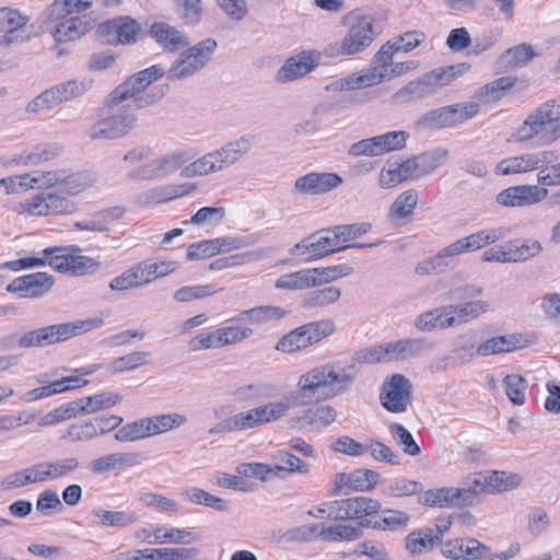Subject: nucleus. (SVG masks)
<instances>
[{"label": "nucleus", "mask_w": 560, "mask_h": 560, "mask_svg": "<svg viewBox=\"0 0 560 560\" xmlns=\"http://www.w3.org/2000/svg\"><path fill=\"white\" fill-rule=\"evenodd\" d=\"M215 48L217 42L212 38H207L182 51L167 70V78L170 80H182L194 75L207 66ZM164 71L166 70L164 69Z\"/></svg>", "instance_id": "obj_9"}, {"label": "nucleus", "mask_w": 560, "mask_h": 560, "mask_svg": "<svg viewBox=\"0 0 560 560\" xmlns=\"http://www.w3.org/2000/svg\"><path fill=\"white\" fill-rule=\"evenodd\" d=\"M548 189L538 185H516L501 190L495 202L505 208H523L537 205L548 197Z\"/></svg>", "instance_id": "obj_14"}, {"label": "nucleus", "mask_w": 560, "mask_h": 560, "mask_svg": "<svg viewBox=\"0 0 560 560\" xmlns=\"http://www.w3.org/2000/svg\"><path fill=\"white\" fill-rule=\"evenodd\" d=\"M418 202V192L415 189H408L397 196L389 208V217L394 221H399L411 215Z\"/></svg>", "instance_id": "obj_50"}, {"label": "nucleus", "mask_w": 560, "mask_h": 560, "mask_svg": "<svg viewBox=\"0 0 560 560\" xmlns=\"http://www.w3.org/2000/svg\"><path fill=\"white\" fill-rule=\"evenodd\" d=\"M509 234L510 229L503 226L481 230L455 241L453 243V250H456L458 255L474 252L487 245L493 244L497 241L506 237Z\"/></svg>", "instance_id": "obj_23"}, {"label": "nucleus", "mask_w": 560, "mask_h": 560, "mask_svg": "<svg viewBox=\"0 0 560 560\" xmlns=\"http://www.w3.org/2000/svg\"><path fill=\"white\" fill-rule=\"evenodd\" d=\"M423 491V485L419 481L399 477L392 479L382 490V494L389 498H404Z\"/></svg>", "instance_id": "obj_48"}, {"label": "nucleus", "mask_w": 560, "mask_h": 560, "mask_svg": "<svg viewBox=\"0 0 560 560\" xmlns=\"http://www.w3.org/2000/svg\"><path fill=\"white\" fill-rule=\"evenodd\" d=\"M458 502L460 505H471L481 493H488L486 486V474L474 472L463 479L460 487L457 488Z\"/></svg>", "instance_id": "obj_34"}, {"label": "nucleus", "mask_w": 560, "mask_h": 560, "mask_svg": "<svg viewBox=\"0 0 560 560\" xmlns=\"http://www.w3.org/2000/svg\"><path fill=\"white\" fill-rule=\"evenodd\" d=\"M16 211L31 215L70 214L75 211V205L67 197L40 192L31 199L20 202Z\"/></svg>", "instance_id": "obj_11"}, {"label": "nucleus", "mask_w": 560, "mask_h": 560, "mask_svg": "<svg viewBox=\"0 0 560 560\" xmlns=\"http://www.w3.org/2000/svg\"><path fill=\"white\" fill-rule=\"evenodd\" d=\"M324 234L325 235H320L315 241L311 240V256L307 259L308 261L317 260L330 254L347 249L345 246H339L336 233Z\"/></svg>", "instance_id": "obj_51"}, {"label": "nucleus", "mask_w": 560, "mask_h": 560, "mask_svg": "<svg viewBox=\"0 0 560 560\" xmlns=\"http://www.w3.org/2000/svg\"><path fill=\"white\" fill-rule=\"evenodd\" d=\"M396 45L397 43H394L393 39L386 42L374 55L373 66L363 70L366 77H373L371 78L372 85L380 84L388 77L387 71L393 63V57L398 52Z\"/></svg>", "instance_id": "obj_26"}, {"label": "nucleus", "mask_w": 560, "mask_h": 560, "mask_svg": "<svg viewBox=\"0 0 560 560\" xmlns=\"http://www.w3.org/2000/svg\"><path fill=\"white\" fill-rule=\"evenodd\" d=\"M45 466L47 468L48 479L51 481L77 471L81 464L75 457H65L46 460Z\"/></svg>", "instance_id": "obj_61"}, {"label": "nucleus", "mask_w": 560, "mask_h": 560, "mask_svg": "<svg viewBox=\"0 0 560 560\" xmlns=\"http://www.w3.org/2000/svg\"><path fill=\"white\" fill-rule=\"evenodd\" d=\"M512 262H524L537 257L542 252V245L535 238H516L509 241Z\"/></svg>", "instance_id": "obj_44"}, {"label": "nucleus", "mask_w": 560, "mask_h": 560, "mask_svg": "<svg viewBox=\"0 0 560 560\" xmlns=\"http://www.w3.org/2000/svg\"><path fill=\"white\" fill-rule=\"evenodd\" d=\"M440 542L441 535H435L433 528L423 527L409 533L406 537L405 546L410 553L418 555L431 550Z\"/></svg>", "instance_id": "obj_38"}, {"label": "nucleus", "mask_w": 560, "mask_h": 560, "mask_svg": "<svg viewBox=\"0 0 560 560\" xmlns=\"http://www.w3.org/2000/svg\"><path fill=\"white\" fill-rule=\"evenodd\" d=\"M337 410L329 405H322L315 408H310L303 412L298 419L296 423L301 429H320L330 425L336 421Z\"/></svg>", "instance_id": "obj_30"}, {"label": "nucleus", "mask_w": 560, "mask_h": 560, "mask_svg": "<svg viewBox=\"0 0 560 560\" xmlns=\"http://www.w3.org/2000/svg\"><path fill=\"white\" fill-rule=\"evenodd\" d=\"M319 59L316 50H303L288 58L277 72V81L288 83L307 75L317 68Z\"/></svg>", "instance_id": "obj_16"}, {"label": "nucleus", "mask_w": 560, "mask_h": 560, "mask_svg": "<svg viewBox=\"0 0 560 560\" xmlns=\"http://www.w3.org/2000/svg\"><path fill=\"white\" fill-rule=\"evenodd\" d=\"M453 243L441 249L435 256L423 259L418 262L416 273L419 276H428L444 272L448 267L454 266L455 257L458 256L453 250Z\"/></svg>", "instance_id": "obj_29"}, {"label": "nucleus", "mask_w": 560, "mask_h": 560, "mask_svg": "<svg viewBox=\"0 0 560 560\" xmlns=\"http://www.w3.org/2000/svg\"><path fill=\"white\" fill-rule=\"evenodd\" d=\"M560 120V97L550 100L530 113L515 133L516 141H529L538 137L541 144H551L549 133L553 122Z\"/></svg>", "instance_id": "obj_7"}, {"label": "nucleus", "mask_w": 560, "mask_h": 560, "mask_svg": "<svg viewBox=\"0 0 560 560\" xmlns=\"http://www.w3.org/2000/svg\"><path fill=\"white\" fill-rule=\"evenodd\" d=\"M342 184V178L336 173H308L295 180L294 188L304 195H323Z\"/></svg>", "instance_id": "obj_22"}, {"label": "nucleus", "mask_w": 560, "mask_h": 560, "mask_svg": "<svg viewBox=\"0 0 560 560\" xmlns=\"http://www.w3.org/2000/svg\"><path fill=\"white\" fill-rule=\"evenodd\" d=\"M147 560H186L199 555L198 548H145Z\"/></svg>", "instance_id": "obj_52"}, {"label": "nucleus", "mask_w": 560, "mask_h": 560, "mask_svg": "<svg viewBox=\"0 0 560 560\" xmlns=\"http://www.w3.org/2000/svg\"><path fill=\"white\" fill-rule=\"evenodd\" d=\"M149 36L164 50L175 52L190 44L183 31L165 22H154L148 30Z\"/></svg>", "instance_id": "obj_20"}, {"label": "nucleus", "mask_w": 560, "mask_h": 560, "mask_svg": "<svg viewBox=\"0 0 560 560\" xmlns=\"http://www.w3.org/2000/svg\"><path fill=\"white\" fill-rule=\"evenodd\" d=\"M141 453L117 452L103 455L90 462L89 469L92 475L100 476L114 470H124L140 464Z\"/></svg>", "instance_id": "obj_19"}, {"label": "nucleus", "mask_w": 560, "mask_h": 560, "mask_svg": "<svg viewBox=\"0 0 560 560\" xmlns=\"http://www.w3.org/2000/svg\"><path fill=\"white\" fill-rule=\"evenodd\" d=\"M254 139L245 135L224 143L182 168L183 177L206 176L222 172L241 161L253 148Z\"/></svg>", "instance_id": "obj_3"}, {"label": "nucleus", "mask_w": 560, "mask_h": 560, "mask_svg": "<svg viewBox=\"0 0 560 560\" xmlns=\"http://www.w3.org/2000/svg\"><path fill=\"white\" fill-rule=\"evenodd\" d=\"M26 23L27 18L22 15L18 10L0 8V32L4 33V35L0 36V46H8L23 40L19 32Z\"/></svg>", "instance_id": "obj_25"}, {"label": "nucleus", "mask_w": 560, "mask_h": 560, "mask_svg": "<svg viewBox=\"0 0 560 560\" xmlns=\"http://www.w3.org/2000/svg\"><path fill=\"white\" fill-rule=\"evenodd\" d=\"M544 155L539 162L537 173V185L540 187L560 186V162L558 161V153L553 150L539 151Z\"/></svg>", "instance_id": "obj_31"}, {"label": "nucleus", "mask_w": 560, "mask_h": 560, "mask_svg": "<svg viewBox=\"0 0 560 560\" xmlns=\"http://www.w3.org/2000/svg\"><path fill=\"white\" fill-rule=\"evenodd\" d=\"M93 516L97 520V525L102 527L122 528L135 524L138 516L132 511H108L96 509L92 511Z\"/></svg>", "instance_id": "obj_41"}, {"label": "nucleus", "mask_w": 560, "mask_h": 560, "mask_svg": "<svg viewBox=\"0 0 560 560\" xmlns=\"http://www.w3.org/2000/svg\"><path fill=\"white\" fill-rule=\"evenodd\" d=\"M86 415L108 409L121 401L118 393L103 392L93 396L82 397Z\"/></svg>", "instance_id": "obj_59"}, {"label": "nucleus", "mask_w": 560, "mask_h": 560, "mask_svg": "<svg viewBox=\"0 0 560 560\" xmlns=\"http://www.w3.org/2000/svg\"><path fill=\"white\" fill-rule=\"evenodd\" d=\"M385 516L372 524L374 529L398 532L405 530L410 522V516L404 511L385 510Z\"/></svg>", "instance_id": "obj_57"}, {"label": "nucleus", "mask_w": 560, "mask_h": 560, "mask_svg": "<svg viewBox=\"0 0 560 560\" xmlns=\"http://www.w3.org/2000/svg\"><path fill=\"white\" fill-rule=\"evenodd\" d=\"M92 7L91 1L83 0H56L51 4V16L54 19L83 15Z\"/></svg>", "instance_id": "obj_58"}, {"label": "nucleus", "mask_w": 560, "mask_h": 560, "mask_svg": "<svg viewBox=\"0 0 560 560\" xmlns=\"http://www.w3.org/2000/svg\"><path fill=\"white\" fill-rule=\"evenodd\" d=\"M93 83L94 81L92 79L84 78L82 80H70L56 84L55 86L45 90L32 103H30L28 110L38 112L50 109L61 103L80 97L92 89Z\"/></svg>", "instance_id": "obj_10"}, {"label": "nucleus", "mask_w": 560, "mask_h": 560, "mask_svg": "<svg viewBox=\"0 0 560 560\" xmlns=\"http://www.w3.org/2000/svg\"><path fill=\"white\" fill-rule=\"evenodd\" d=\"M372 77H366L363 70L358 73H351L348 77L340 78L329 82L326 85V91L328 92H342V91H353L373 86L371 83Z\"/></svg>", "instance_id": "obj_55"}, {"label": "nucleus", "mask_w": 560, "mask_h": 560, "mask_svg": "<svg viewBox=\"0 0 560 560\" xmlns=\"http://www.w3.org/2000/svg\"><path fill=\"white\" fill-rule=\"evenodd\" d=\"M145 418L138 419L120 427L115 433V440L120 443L136 442L150 438Z\"/></svg>", "instance_id": "obj_56"}, {"label": "nucleus", "mask_w": 560, "mask_h": 560, "mask_svg": "<svg viewBox=\"0 0 560 560\" xmlns=\"http://www.w3.org/2000/svg\"><path fill=\"white\" fill-rule=\"evenodd\" d=\"M374 22L371 15L351 18L341 43L329 47L330 56H353L364 51L377 36Z\"/></svg>", "instance_id": "obj_8"}, {"label": "nucleus", "mask_w": 560, "mask_h": 560, "mask_svg": "<svg viewBox=\"0 0 560 560\" xmlns=\"http://www.w3.org/2000/svg\"><path fill=\"white\" fill-rule=\"evenodd\" d=\"M275 459L277 460V465L273 467L275 471L284 470L290 474H307L310 471V465L300 459L298 456L284 452L278 451L275 455Z\"/></svg>", "instance_id": "obj_64"}, {"label": "nucleus", "mask_w": 560, "mask_h": 560, "mask_svg": "<svg viewBox=\"0 0 560 560\" xmlns=\"http://www.w3.org/2000/svg\"><path fill=\"white\" fill-rule=\"evenodd\" d=\"M381 510V502L370 497H352L348 499L323 502L308 510L307 515L316 518L326 517L329 521L363 520L376 515Z\"/></svg>", "instance_id": "obj_6"}, {"label": "nucleus", "mask_w": 560, "mask_h": 560, "mask_svg": "<svg viewBox=\"0 0 560 560\" xmlns=\"http://www.w3.org/2000/svg\"><path fill=\"white\" fill-rule=\"evenodd\" d=\"M162 65H153L130 75L108 95L100 119L88 130L93 140H117L138 125L137 109L153 105L164 96L162 86H151L164 75Z\"/></svg>", "instance_id": "obj_1"}, {"label": "nucleus", "mask_w": 560, "mask_h": 560, "mask_svg": "<svg viewBox=\"0 0 560 560\" xmlns=\"http://www.w3.org/2000/svg\"><path fill=\"white\" fill-rule=\"evenodd\" d=\"M125 212V208L120 206L106 208L95 212L91 218L77 221L73 225L82 231L108 232L110 224L121 219Z\"/></svg>", "instance_id": "obj_27"}, {"label": "nucleus", "mask_w": 560, "mask_h": 560, "mask_svg": "<svg viewBox=\"0 0 560 560\" xmlns=\"http://www.w3.org/2000/svg\"><path fill=\"white\" fill-rule=\"evenodd\" d=\"M441 551L453 560H480L487 558L491 549L475 538H456L444 542Z\"/></svg>", "instance_id": "obj_18"}, {"label": "nucleus", "mask_w": 560, "mask_h": 560, "mask_svg": "<svg viewBox=\"0 0 560 560\" xmlns=\"http://www.w3.org/2000/svg\"><path fill=\"white\" fill-rule=\"evenodd\" d=\"M152 354L149 351H132L122 357L114 359L106 365L110 374H121L135 371L151 362Z\"/></svg>", "instance_id": "obj_36"}, {"label": "nucleus", "mask_w": 560, "mask_h": 560, "mask_svg": "<svg viewBox=\"0 0 560 560\" xmlns=\"http://www.w3.org/2000/svg\"><path fill=\"white\" fill-rule=\"evenodd\" d=\"M189 160L186 152L175 151L139 166L130 173V176L141 180L164 178L182 168Z\"/></svg>", "instance_id": "obj_13"}, {"label": "nucleus", "mask_w": 560, "mask_h": 560, "mask_svg": "<svg viewBox=\"0 0 560 560\" xmlns=\"http://www.w3.org/2000/svg\"><path fill=\"white\" fill-rule=\"evenodd\" d=\"M448 150L436 148L410 158L417 178L432 174L441 167L448 159Z\"/></svg>", "instance_id": "obj_28"}, {"label": "nucleus", "mask_w": 560, "mask_h": 560, "mask_svg": "<svg viewBox=\"0 0 560 560\" xmlns=\"http://www.w3.org/2000/svg\"><path fill=\"white\" fill-rule=\"evenodd\" d=\"M410 393V381L402 374H394L383 383L380 400L389 412L400 413L408 409Z\"/></svg>", "instance_id": "obj_12"}, {"label": "nucleus", "mask_w": 560, "mask_h": 560, "mask_svg": "<svg viewBox=\"0 0 560 560\" xmlns=\"http://www.w3.org/2000/svg\"><path fill=\"white\" fill-rule=\"evenodd\" d=\"M415 327L419 331H432L435 329H446L455 327V320L450 316L447 305L436 307L421 313L415 319Z\"/></svg>", "instance_id": "obj_32"}, {"label": "nucleus", "mask_w": 560, "mask_h": 560, "mask_svg": "<svg viewBox=\"0 0 560 560\" xmlns=\"http://www.w3.org/2000/svg\"><path fill=\"white\" fill-rule=\"evenodd\" d=\"M341 290L337 287H325L307 292L303 296L302 306L305 308L327 307L339 301Z\"/></svg>", "instance_id": "obj_46"}, {"label": "nucleus", "mask_w": 560, "mask_h": 560, "mask_svg": "<svg viewBox=\"0 0 560 560\" xmlns=\"http://www.w3.org/2000/svg\"><path fill=\"white\" fill-rule=\"evenodd\" d=\"M54 285V277L47 272H35L15 278L7 285V291L20 298H39Z\"/></svg>", "instance_id": "obj_17"}, {"label": "nucleus", "mask_w": 560, "mask_h": 560, "mask_svg": "<svg viewBox=\"0 0 560 560\" xmlns=\"http://www.w3.org/2000/svg\"><path fill=\"white\" fill-rule=\"evenodd\" d=\"M323 540L328 542L353 541L361 537L359 527L347 524L327 525L324 523L322 530Z\"/></svg>", "instance_id": "obj_53"}, {"label": "nucleus", "mask_w": 560, "mask_h": 560, "mask_svg": "<svg viewBox=\"0 0 560 560\" xmlns=\"http://www.w3.org/2000/svg\"><path fill=\"white\" fill-rule=\"evenodd\" d=\"M151 436L167 432L186 423L185 416L179 413H165L145 417Z\"/></svg>", "instance_id": "obj_54"}, {"label": "nucleus", "mask_w": 560, "mask_h": 560, "mask_svg": "<svg viewBox=\"0 0 560 560\" xmlns=\"http://www.w3.org/2000/svg\"><path fill=\"white\" fill-rule=\"evenodd\" d=\"M517 82L516 77H500L490 83L480 86L475 96L482 104H493L500 101L505 93L511 90Z\"/></svg>", "instance_id": "obj_33"}, {"label": "nucleus", "mask_w": 560, "mask_h": 560, "mask_svg": "<svg viewBox=\"0 0 560 560\" xmlns=\"http://www.w3.org/2000/svg\"><path fill=\"white\" fill-rule=\"evenodd\" d=\"M149 283L150 279L145 276V268L141 261L112 279L109 288L113 291H125Z\"/></svg>", "instance_id": "obj_39"}, {"label": "nucleus", "mask_w": 560, "mask_h": 560, "mask_svg": "<svg viewBox=\"0 0 560 560\" xmlns=\"http://www.w3.org/2000/svg\"><path fill=\"white\" fill-rule=\"evenodd\" d=\"M100 33L109 45H129L137 43L141 25L130 16H118L101 24Z\"/></svg>", "instance_id": "obj_15"}, {"label": "nucleus", "mask_w": 560, "mask_h": 560, "mask_svg": "<svg viewBox=\"0 0 560 560\" xmlns=\"http://www.w3.org/2000/svg\"><path fill=\"white\" fill-rule=\"evenodd\" d=\"M55 20L58 22L51 34L59 43L77 40L94 27L93 19L86 14Z\"/></svg>", "instance_id": "obj_21"}, {"label": "nucleus", "mask_w": 560, "mask_h": 560, "mask_svg": "<svg viewBox=\"0 0 560 560\" xmlns=\"http://www.w3.org/2000/svg\"><path fill=\"white\" fill-rule=\"evenodd\" d=\"M434 95L423 75L408 82L394 95L393 101L398 104H408Z\"/></svg>", "instance_id": "obj_40"}, {"label": "nucleus", "mask_w": 560, "mask_h": 560, "mask_svg": "<svg viewBox=\"0 0 560 560\" xmlns=\"http://www.w3.org/2000/svg\"><path fill=\"white\" fill-rule=\"evenodd\" d=\"M353 381V375L348 374L339 363L316 365L299 377L300 393H292L288 399L256 407L259 420L262 424L273 422L285 416L290 408L339 396L349 389Z\"/></svg>", "instance_id": "obj_2"}, {"label": "nucleus", "mask_w": 560, "mask_h": 560, "mask_svg": "<svg viewBox=\"0 0 560 560\" xmlns=\"http://www.w3.org/2000/svg\"><path fill=\"white\" fill-rule=\"evenodd\" d=\"M432 345L424 338H405L383 345H376L358 351L354 360L360 364L408 361L421 357Z\"/></svg>", "instance_id": "obj_5"}, {"label": "nucleus", "mask_w": 560, "mask_h": 560, "mask_svg": "<svg viewBox=\"0 0 560 560\" xmlns=\"http://www.w3.org/2000/svg\"><path fill=\"white\" fill-rule=\"evenodd\" d=\"M61 148L55 143H43L34 147L31 151H24L15 160L16 163L30 166L49 161L59 155Z\"/></svg>", "instance_id": "obj_45"}, {"label": "nucleus", "mask_w": 560, "mask_h": 560, "mask_svg": "<svg viewBox=\"0 0 560 560\" xmlns=\"http://www.w3.org/2000/svg\"><path fill=\"white\" fill-rule=\"evenodd\" d=\"M459 67L460 66L441 67L422 75L425 78V81L430 85V89L433 91V94H435L441 89L447 86L457 79V77L462 73Z\"/></svg>", "instance_id": "obj_49"}, {"label": "nucleus", "mask_w": 560, "mask_h": 560, "mask_svg": "<svg viewBox=\"0 0 560 560\" xmlns=\"http://www.w3.org/2000/svg\"><path fill=\"white\" fill-rule=\"evenodd\" d=\"M101 317L86 318L70 323H59L28 330L21 335V349L44 348L63 342L72 337L102 327Z\"/></svg>", "instance_id": "obj_4"}, {"label": "nucleus", "mask_w": 560, "mask_h": 560, "mask_svg": "<svg viewBox=\"0 0 560 560\" xmlns=\"http://www.w3.org/2000/svg\"><path fill=\"white\" fill-rule=\"evenodd\" d=\"M450 316L455 320V326L477 318L489 311V303L483 300H475L460 304L447 305Z\"/></svg>", "instance_id": "obj_37"}, {"label": "nucleus", "mask_w": 560, "mask_h": 560, "mask_svg": "<svg viewBox=\"0 0 560 560\" xmlns=\"http://www.w3.org/2000/svg\"><path fill=\"white\" fill-rule=\"evenodd\" d=\"M311 346L306 330L303 326L295 328L283 336L277 343L276 349L281 352L292 353Z\"/></svg>", "instance_id": "obj_60"}, {"label": "nucleus", "mask_w": 560, "mask_h": 560, "mask_svg": "<svg viewBox=\"0 0 560 560\" xmlns=\"http://www.w3.org/2000/svg\"><path fill=\"white\" fill-rule=\"evenodd\" d=\"M457 493L459 491L454 487H444L434 490H428L420 497V503L429 506H451L460 505L458 502Z\"/></svg>", "instance_id": "obj_47"}, {"label": "nucleus", "mask_w": 560, "mask_h": 560, "mask_svg": "<svg viewBox=\"0 0 560 560\" xmlns=\"http://www.w3.org/2000/svg\"><path fill=\"white\" fill-rule=\"evenodd\" d=\"M155 544L189 545L200 539L199 534L185 528L156 527L152 530Z\"/></svg>", "instance_id": "obj_42"}, {"label": "nucleus", "mask_w": 560, "mask_h": 560, "mask_svg": "<svg viewBox=\"0 0 560 560\" xmlns=\"http://www.w3.org/2000/svg\"><path fill=\"white\" fill-rule=\"evenodd\" d=\"M287 315V312L280 306H257L241 312L238 315L231 318L232 322L254 325L262 324L273 319H281Z\"/></svg>", "instance_id": "obj_35"}, {"label": "nucleus", "mask_w": 560, "mask_h": 560, "mask_svg": "<svg viewBox=\"0 0 560 560\" xmlns=\"http://www.w3.org/2000/svg\"><path fill=\"white\" fill-rule=\"evenodd\" d=\"M535 57L530 45L520 44L506 49L500 57V62L505 67H517L524 65Z\"/></svg>", "instance_id": "obj_62"}, {"label": "nucleus", "mask_w": 560, "mask_h": 560, "mask_svg": "<svg viewBox=\"0 0 560 560\" xmlns=\"http://www.w3.org/2000/svg\"><path fill=\"white\" fill-rule=\"evenodd\" d=\"M313 278L316 280L315 288L330 283L339 278L347 277L353 272V268L348 264L335 265L326 268H312Z\"/></svg>", "instance_id": "obj_63"}, {"label": "nucleus", "mask_w": 560, "mask_h": 560, "mask_svg": "<svg viewBox=\"0 0 560 560\" xmlns=\"http://www.w3.org/2000/svg\"><path fill=\"white\" fill-rule=\"evenodd\" d=\"M314 270L302 269L295 272L279 277L276 281V288L280 290H306L315 288L316 280L313 278Z\"/></svg>", "instance_id": "obj_43"}, {"label": "nucleus", "mask_w": 560, "mask_h": 560, "mask_svg": "<svg viewBox=\"0 0 560 560\" xmlns=\"http://www.w3.org/2000/svg\"><path fill=\"white\" fill-rule=\"evenodd\" d=\"M542 158L545 156L539 154V151L509 156L497 163L494 173L508 176L533 172L538 170L539 162H544Z\"/></svg>", "instance_id": "obj_24"}]
</instances>
